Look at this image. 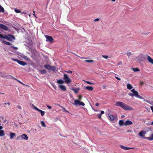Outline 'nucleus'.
I'll return each instance as SVG.
<instances>
[{
  "instance_id": "38",
  "label": "nucleus",
  "mask_w": 153,
  "mask_h": 153,
  "mask_svg": "<svg viewBox=\"0 0 153 153\" xmlns=\"http://www.w3.org/2000/svg\"><path fill=\"white\" fill-rule=\"evenodd\" d=\"M14 10L15 12H16L17 13H20L21 12V11L19 10H17L16 9H15Z\"/></svg>"
},
{
  "instance_id": "47",
  "label": "nucleus",
  "mask_w": 153,
  "mask_h": 153,
  "mask_svg": "<svg viewBox=\"0 0 153 153\" xmlns=\"http://www.w3.org/2000/svg\"><path fill=\"white\" fill-rule=\"evenodd\" d=\"M100 20V19L99 18H97V19H94V22H97V21H98Z\"/></svg>"
},
{
  "instance_id": "53",
  "label": "nucleus",
  "mask_w": 153,
  "mask_h": 153,
  "mask_svg": "<svg viewBox=\"0 0 153 153\" xmlns=\"http://www.w3.org/2000/svg\"><path fill=\"white\" fill-rule=\"evenodd\" d=\"M149 33H144L143 34V35L146 36V35H148V34H149Z\"/></svg>"
},
{
  "instance_id": "9",
  "label": "nucleus",
  "mask_w": 153,
  "mask_h": 153,
  "mask_svg": "<svg viewBox=\"0 0 153 153\" xmlns=\"http://www.w3.org/2000/svg\"><path fill=\"white\" fill-rule=\"evenodd\" d=\"M45 37L46 39V41L49 42H53V39L51 36L46 35L45 36Z\"/></svg>"
},
{
  "instance_id": "17",
  "label": "nucleus",
  "mask_w": 153,
  "mask_h": 153,
  "mask_svg": "<svg viewBox=\"0 0 153 153\" xmlns=\"http://www.w3.org/2000/svg\"><path fill=\"white\" fill-rule=\"evenodd\" d=\"M85 88L89 91H92L93 90V88L91 86H88L85 87Z\"/></svg>"
},
{
  "instance_id": "45",
  "label": "nucleus",
  "mask_w": 153,
  "mask_h": 153,
  "mask_svg": "<svg viewBox=\"0 0 153 153\" xmlns=\"http://www.w3.org/2000/svg\"><path fill=\"white\" fill-rule=\"evenodd\" d=\"M82 98V96L81 95H79V96H78V99L79 100H81Z\"/></svg>"
},
{
  "instance_id": "40",
  "label": "nucleus",
  "mask_w": 153,
  "mask_h": 153,
  "mask_svg": "<svg viewBox=\"0 0 153 153\" xmlns=\"http://www.w3.org/2000/svg\"><path fill=\"white\" fill-rule=\"evenodd\" d=\"M102 57L105 59H107L108 58V56L106 55H102Z\"/></svg>"
},
{
  "instance_id": "36",
  "label": "nucleus",
  "mask_w": 153,
  "mask_h": 153,
  "mask_svg": "<svg viewBox=\"0 0 153 153\" xmlns=\"http://www.w3.org/2000/svg\"><path fill=\"white\" fill-rule=\"evenodd\" d=\"M85 82L87 84H89V85H94V83H91L90 82H89V81H85Z\"/></svg>"
},
{
  "instance_id": "63",
  "label": "nucleus",
  "mask_w": 153,
  "mask_h": 153,
  "mask_svg": "<svg viewBox=\"0 0 153 153\" xmlns=\"http://www.w3.org/2000/svg\"><path fill=\"white\" fill-rule=\"evenodd\" d=\"M112 1L114 2L115 1V0H111Z\"/></svg>"
},
{
  "instance_id": "2",
  "label": "nucleus",
  "mask_w": 153,
  "mask_h": 153,
  "mask_svg": "<svg viewBox=\"0 0 153 153\" xmlns=\"http://www.w3.org/2000/svg\"><path fill=\"white\" fill-rule=\"evenodd\" d=\"M131 91L133 93H129L128 94L130 96H131L132 97L135 96L140 99H144V98L143 97L138 95V92L137 91H135L134 89L131 90Z\"/></svg>"
},
{
  "instance_id": "46",
  "label": "nucleus",
  "mask_w": 153,
  "mask_h": 153,
  "mask_svg": "<svg viewBox=\"0 0 153 153\" xmlns=\"http://www.w3.org/2000/svg\"><path fill=\"white\" fill-rule=\"evenodd\" d=\"M10 77H11L12 78V79H14L16 81H17V80H18V79H17L15 78L14 77H13L12 76L10 75Z\"/></svg>"
},
{
  "instance_id": "20",
  "label": "nucleus",
  "mask_w": 153,
  "mask_h": 153,
  "mask_svg": "<svg viewBox=\"0 0 153 153\" xmlns=\"http://www.w3.org/2000/svg\"><path fill=\"white\" fill-rule=\"evenodd\" d=\"M110 120L111 121H113L115 119L114 117L112 115H110L109 116Z\"/></svg>"
},
{
  "instance_id": "48",
  "label": "nucleus",
  "mask_w": 153,
  "mask_h": 153,
  "mask_svg": "<svg viewBox=\"0 0 153 153\" xmlns=\"http://www.w3.org/2000/svg\"><path fill=\"white\" fill-rule=\"evenodd\" d=\"M12 48L14 50H17L18 49V48L16 47L12 46Z\"/></svg>"
},
{
  "instance_id": "62",
  "label": "nucleus",
  "mask_w": 153,
  "mask_h": 153,
  "mask_svg": "<svg viewBox=\"0 0 153 153\" xmlns=\"http://www.w3.org/2000/svg\"><path fill=\"white\" fill-rule=\"evenodd\" d=\"M33 16H34L35 17H36V15H35L34 14H33Z\"/></svg>"
},
{
  "instance_id": "4",
  "label": "nucleus",
  "mask_w": 153,
  "mask_h": 153,
  "mask_svg": "<svg viewBox=\"0 0 153 153\" xmlns=\"http://www.w3.org/2000/svg\"><path fill=\"white\" fill-rule=\"evenodd\" d=\"M8 36H9L6 35L3 36L2 34H0V38L4 39H6L10 41H12V39H13L14 40L15 39V37L13 35H8Z\"/></svg>"
},
{
  "instance_id": "21",
  "label": "nucleus",
  "mask_w": 153,
  "mask_h": 153,
  "mask_svg": "<svg viewBox=\"0 0 153 153\" xmlns=\"http://www.w3.org/2000/svg\"><path fill=\"white\" fill-rule=\"evenodd\" d=\"M124 123H125L122 120H120L119 122V125L121 126H122L124 125Z\"/></svg>"
},
{
  "instance_id": "26",
  "label": "nucleus",
  "mask_w": 153,
  "mask_h": 153,
  "mask_svg": "<svg viewBox=\"0 0 153 153\" xmlns=\"http://www.w3.org/2000/svg\"><path fill=\"white\" fill-rule=\"evenodd\" d=\"M64 81L62 79H59L57 80V83L59 84H62L64 83Z\"/></svg>"
},
{
  "instance_id": "8",
  "label": "nucleus",
  "mask_w": 153,
  "mask_h": 153,
  "mask_svg": "<svg viewBox=\"0 0 153 153\" xmlns=\"http://www.w3.org/2000/svg\"><path fill=\"white\" fill-rule=\"evenodd\" d=\"M17 138L19 140L23 139L25 140H27L28 139L27 136L25 134H23L17 137Z\"/></svg>"
},
{
  "instance_id": "52",
  "label": "nucleus",
  "mask_w": 153,
  "mask_h": 153,
  "mask_svg": "<svg viewBox=\"0 0 153 153\" xmlns=\"http://www.w3.org/2000/svg\"><path fill=\"white\" fill-rule=\"evenodd\" d=\"M47 107L49 108V109H51L52 108V107L50 105H47Z\"/></svg>"
},
{
  "instance_id": "11",
  "label": "nucleus",
  "mask_w": 153,
  "mask_h": 153,
  "mask_svg": "<svg viewBox=\"0 0 153 153\" xmlns=\"http://www.w3.org/2000/svg\"><path fill=\"white\" fill-rule=\"evenodd\" d=\"M132 123H133L131 121L129 120H127L125 122L124 125L125 126H126L128 125H132Z\"/></svg>"
},
{
  "instance_id": "18",
  "label": "nucleus",
  "mask_w": 153,
  "mask_h": 153,
  "mask_svg": "<svg viewBox=\"0 0 153 153\" xmlns=\"http://www.w3.org/2000/svg\"><path fill=\"white\" fill-rule=\"evenodd\" d=\"M127 88L129 90H131L133 88V86L131 84L128 83L127 85Z\"/></svg>"
},
{
  "instance_id": "33",
  "label": "nucleus",
  "mask_w": 153,
  "mask_h": 153,
  "mask_svg": "<svg viewBox=\"0 0 153 153\" xmlns=\"http://www.w3.org/2000/svg\"><path fill=\"white\" fill-rule=\"evenodd\" d=\"M41 124L42 126L43 127H46V125H45V123L44 121H41Z\"/></svg>"
},
{
  "instance_id": "5",
  "label": "nucleus",
  "mask_w": 153,
  "mask_h": 153,
  "mask_svg": "<svg viewBox=\"0 0 153 153\" xmlns=\"http://www.w3.org/2000/svg\"><path fill=\"white\" fill-rule=\"evenodd\" d=\"M135 61L139 62L143 61L145 59L144 55L140 54L139 56L135 57Z\"/></svg>"
},
{
  "instance_id": "25",
  "label": "nucleus",
  "mask_w": 153,
  "mask_h": 153,
  "mask_svg": "<svg viewBox=\"0 0 153 153\" xmlns=\"http://www.w3.org/2000/svg\"><path fill=\"white\" fill-rule=\"evenodd\" d=\"M144 101H146V102L150 104V105H153V101H150L149 100H144Z\"/></svg>"
},
{
  "instance_id": "19",
  "label": "nucleus",
  "mask_w": 153,
  "mask_h": 153,
  "mask_svg": "<svg viewBox=\"0 0 153 153\" xmlns=\"http://www.w3.org/2000/svg\"><path fill=\"white\" fill-rule=\"evenodd\" d=\"M44 67L46 69L50 70L51 66L49 65H45L44 66Z\"/></svg>"
},
{
  "instance_id": "54",
  "label": "nucleus",
  "mask_w": 153,
  "mask_h": 153,
  "mask_svg": "<svg viewBox=\"0 0 153 153\" xmlns=\"http://www.w3.org/2000/svg\"><path fill=\"white\" fill-rule=\"evenodd\" d=\"M17 107L19 109H22L21 107V106H20L19 105L17 106Z\"/></svg>"
},
{
  "instance_id": "57",
  "label": "nucleus",
  "mask_w": 153,
  "mask_h": 153,
  "mask_svg": "<svg viewBox=\"0 0 153 153\" xmlns=\"http://www.w3.org/2000/svg\"><path fill=\"white\" fill-rule=\"evenodd\" d=\"M104 113V111H101V115L102 114H103Z\"/></svg>"
},
{
  "instance_id": "23",
  "label": "nucleus",
  "mask_w": 153,
  "mask_h": 153,
  "mask_svg": "<svg viewBox=\"0 0 153 153\" xmlns=\"http://www.w3.org/2000/svg\"><path fill=\"white\" fill-rule=\"evenodd\" d=\"M5 135L4 132L3 130L0 131V136L3 137Z\"/></svg>"
},
{
  "instance_id": "6",
  "label": "nucleus",
  "mask_w": 153,
  "mask_h": 153,
  "mask_svg": "<svg viewBox=\"0 0 153 153\" xmlns=\"http://www.w3.org/2000/svg\"><path fill=\"white\" fill-rule=\"evenodd\" d=\"M63 79L65 80V83L67 84H69L71 82V79L68 75L66 74H64V75Z\"/></svg>"
},
{
  "instance_id": "29",
  "label": "nucleus",
  "mask_w": 153,
  "mask_h": 153,
  "mask_svg": "<svg viewBox=\"0 0 153 153\" xmlns=\"http://www.w3.org/2000/svg\"><path fill=\"white\" fill-rule=\"evenodd\" d=\"M1 12L4 13V8L1 5H0V13Z\"/></svg>"
},
{
  "instance_id": "43",
  "label": "nucleus",
  "mask_w": 153,
  "mask_h": 153,
  "mask_svg": "<svg viewBox=\"0 0 153 153\" xmlns=\"http://www.w3.org/2000/svg\"><path fill=\"white\" fill-rule=\"evenodd\" d=\"M120 147L121 149H124V150H125V147L124 146H123V145H121V146H120Z\"/></svg>"
},
{
  "instance_id": "64",
  "label": "nucleus",
  "mask_w": 153,
  "mask_h": 153,
  "mask_svg": "<svg viewBox=\"0 0 153 153\" xmlns=\"http://www.w3.org/2000/svg\"><path fill=\"white\" fill-rule=\"evenodd\" d=\"M143 84V82H141V84Z\"/></svg>"
},
{
  "instance_id": "39",
  "label": "nucleus",
  "mask_w": 153,
  "mask_h": 153,
  "mask_svg": "<svg viewBox=\"0 0 153 153\" xmlns=\"http://www.w3.org/2000/svg\"><path fill=\"white\" fill-rule=\"evenodd\" d=\"M126 54L128 56V57H129V56L131 55V53L130 52H128L126 53Z\"/></svg>"
},
{
  "instance_id": "34",
  "label": "nucleus",
  "mask_w": 153,
  "mask_h": 153,
  "mask_svg": "<svg viewBox=\"0 0 153 153\" xmlns=\"http://www.w3.org/2000/svg\"><path fill=\"white\" fill-rule=\"evenodd\" d=\"M17 81L19 83H20V84H22V85H25V86H28V87L29 86H28V85H26L24 84L21 81H20L18 79V80H17Z\"/></svg>"
},
{
  "instance_id": "15",
  "label": "nucleus",
  "mask_w": 153,
  "mask_h": 153,
  "mask_svg": "<svg viewBox=\"0 0 153 153\" xmlns=\"http://www.w3.org/2000/svg\"><path fill=\"white\" fill-rule=\"evenodd\" d=\"M10 138L12 139L14 137L16 136V134L15 133L11 132L10 133Z\"/></svg>"
},
{
  "instance_id": "27",
  "label": "nucleus",
  "mask_w": 153,
  "mask_h": 153,
  "mask_svg": "<svg viewBox=\"0 0 153 153\" xmlns=\"http://www.w3.org/2000/svg\"><path fill=\"white\" fill-rule=\"evenodd\" d=\"M38 111L40 113L41 115L42 116H44V115L45 114V112L44 111H42L41 110H40L39 109V110Z\"/></svg>"
},
{
  "instance_id": "3",
  "label": "nucleus",
  "mask_w": 153,
  "mask_h": 153,
  "mask_svg": "<svg viewBox=\"0 0 153 153\" xmlns=\"http://www.w3.org/2000/svg\"><path fill=\"white\" fill-rule=\"evenodd\" d=\"M146 132L143 130L141 131L139 134V136L142 137V138L145 139L149 140H153V134L151 135V137H145L144 135L146 134Z\"/></svg>"
},
{
  "instance_id": "50",
  "label": "nucleus",
  "mask_w": 153,
  "mask_h": 153,
  "mask_svg": "<svg viewBox=\"0 0 153 153\" xmlns=\"http://www.w3.org/2000/svg\"><path fill=\"white\" fill-rule=\"evenodd\" d=\"M67 72L68 73L71 74L72 73V71H67Z\"/></svg>"
},
{
  "instance_id": "10",
  "label": "nucleus",
  "mask_w": 153,
  "mask_h": 153,
  "mask_svg": "<svg viewBox=\"0 0 153 153\" xmlns=\"http://www.w3.org/2000/svg\"><path fill=\"white\" fill-rule=\"evenodd\" d=\"M0 27L2 30H5L7 31L8 30L7 27L6 26L2 24H1L0 25Z\"/></svg>"
},
{
  "instance_id": "58",
  "label": "nucleus",
  "mask_w": 153,
  "mask_h": 153,
  "mask_svg": "<svg viewBox=\"0 0 153 153\" xmlns=\"http://www.w3.org/2000/svg\"><path fill=\"white\" fill-rule=\"evenodd\" d=\"M8 104L9 105H10V103L9 102H8L7 103H4V104L5 105H6V104Z\"/></svg>"
},
{
  "instance_id": "59",
  "label": "nucleus",
  "mask_w": 153,
  "mask_h": 153,
  "mask_svg": "<svg viewBox=\"0 0 153 153\" xmlns=\"http://www.w3.org/2000/svg\"><path fill=\"white\" fill-rule=\"evenodd\" d=\"M3 128V127L2 126H0V130H1Z\"/></svg>"
},
{
  "instance_id": "49",
  "label": "nucleus",
  "mask_w": 153,
  "mask_h": 153,
  "mask_svg": "<svg viewBox=\"0 0 153 153\" xmlns=\"http://www.w3.org/2000/svg\"><path fill=\"white\" fill-rule=\"evenodd\" d=\"M115 78L116 79H117V80H120V78H119V77H118L116 76L115 77Z\"/></svg>"
},
{
  "instance_id": "44",
  "label": "nucleus",
  "mask_w": 153,
  "mask_h": 153,
  "mask_svg": "<svg viewBox=\"0 0 153 153\" xmlns=\"http://www.w3.org/2000/svg\"><path fill=\"white\" fill-rule=\"evenodd\" d=\"M34 109H35V110H36L38 111L39 110V109L37 107H36L35 106H34Z\"/></svg>"
},
{
  "instance_id": "61",
  "label": "nucleus",
  "mask_w": 153,
  "mask_h": 153,
  "mask_svg": "<svg viewBox=\"0 0 153 153\" xmlns=\"http://www.w3.org/2000/svg\"><path fill=\"white\" fill-rule=\"evenodd\" d=\"M2 72H0V75L1 76V74H2Z\"/></svg>"
},
{
  "instance_id": "56",
  "label": "nucleus",
  "mask_w": 153,
  "mask_h": 153,
  "mask_svg": "<svg viewBox=\"0 0 153 153\" xmlns=\"http://www.w3.org/2000/svg\"><path fill=\"white\" fill-rule=\"evenodd\" d=\"M152 111V112L153 113V106H151L150 107Z\"/></svg>"
},
{
  "instance_id": "13",
  "label": "nucleus",
  "mask_w": 153,
  "mask_h": 153,
  "mask_svg": "<svg viewBox=\"0 0 153 153\" xmlns=\"http://www.w3.org/2000/svg\"><path fill=\"white\" fill-rule=\"evenodd\" d=\"M18 63L20 65L22 66H25L27 64V63L26 62L19 60L18 61Z\"/></svg>"
},
{
  "instance_id": "14",
  "label": "nucleus",
  "mask_w": 153,
  "mask_h": 153,
  "mask_svg": "<svg viewBox=\"0 0 153 153\" xmlns=\"http://www.w3.org/2000/svg\"><path fill=\"white\" fill-rule=\"evenodd\" d=\"M71 90L73 91L75 93L77 94L78 92V91L80 90V89L79 88H72Z\"/></svg>"
},
{
  "instance_id": "55",
  "label": "nucleus",
  "mask_w": 153,
  "mask_h": 153,
  "mask_svg": "<svg viewBox=\"0 0 153 153\" xmlns=\"http://www.w3.org/2000/svg\"><path fill=\"white\" fill-rule=\"evenodd\" d=\"M100 105V104L98 103H96L95 104V105L97 106H98Z\"/></svg>"
},
{
  "instance_id": "42",
  "label": "nucleus",
  "mask_w": 153,
  "mask_h": 153,
  "mask_svg": "<svg viewBox=\"0 0 153 153\" xmlns=\"http://www.w3.org/2000/svg\"><path fill=\"white\" fill-rule=\"evenodd\" d=\"M12 60L13 61L17 62L18 63V61L19 60L17 59H15L14 58H12Z\"/></svg>"
},
{
  "instance_id": "60",
  "label": "nucleus",
  "mask_w": 153,
  "mask_h": 153,
  "mask_svg": "<svg viewBox=\"0 0 153 153\" xmlns=\"http://www.w3.org/2000/svg\"><path fill=\"white\" fill-rule=\"evenodd\" d=\"M151 125H153V121L150 124Z\"/></svg>"
},
{
  "instance_id": "32",
  "label": "nucleus",
  "mask_w": 153,
  "mask_h": 153,
  "mask_svg": "<svg viewBox=\"0 0 153 153\" xmlns=\"http://www.w3.org/2000/svg\"><path fill=\"white\" fill-rule=\"evenodd\" d=\"M85 62H87L90 63L94 62V60H85Z\"/></svg>"
},
{
  "instance_id": "7",
  "label": "nucleus",
  "mask_w": 153,
  "mask_h": 153,
  "mask_svg": "<svg viewBox=\"0 0 153 153\" xmlns=\"http://www.w3.org/2000/svg\"><path fill=\"white\" fill-rule=\"evenodd\" d=\"M74 102L75 103L73 104L74 105H81L82 106H84L85 104L82 102H81L79 100H75Z\"/></svg>"
},
{
  "instance_id": "41",
  "label": "nucleus",
  "mask_w": 153,
  "mask_h": 153,
  "mask_svg": "<svg viewBox=\"0 0 153 153\" xmlns=\"http://www.w3.org/2000/svg\"><path fill=\"white\" fill-rule=\"evenodd\" d=\"M23 58L26 60H28L29 59V58L26 56H24Z\"/></svg>"
},
{
  "instance_id": "28",
  "label": "nucleus",
  "mask_w": 153,
  "mask_h": 153,
  "mask_svg": "<svg viewBox=\"0 0 153 153\" xmlns=\"http://www.w3.org/2000/svg\"><path fill=\"white\" fill-rule=\"evenodd\" d=\"M2 43L7 45H11V43L9 42H7L6 41H2Z\"/></svg>"
},
{
  "instance_id": "22",
  "label": "nucleus",
  "mask_w": 153,
  "mask_h": 153,
  "mask_svg": "<svg viewBox=\"0 0 153 153\" xmlns=\"http://www.w3.org/2000/svg\"><path fill=\"white\" fill-rule=\"evenodd\" d=\"M39 71L42 74H45L47 73L45 69L42 70H39Z\"/></svg>"
},
{
  "instance_id": "35",
  "label": "nucleus",
  "mask_w": 153,
  "mask_h": 153,
  "mask_svg": "<svg viewBox=\"0 0 153 153\" xmlns=\"http://www.w3.org/2000/svg\"><path fill=\"white\" fill-rule=\"evenodd\" d=\"M60 107L63 109V110L64 111H65L66 112H68V113L69 112L68 111H67L66 110L65 108H64L63 107L60 106Z\"/></svg>"
},
{
  "instance_id": "24",
  "label": "nucleus",
  "mask_w": 153,
  "mask_h": 153,
  "mask_svg": "<svg viewBox=\"0 0 153 153\" xmlns=\"http://www.w3.org/2000/svg\"><path fill=\"white\" fill-rule=\"evenodd\" d=\"M132 70L134 72H137L140 71V70L138 68H132Z\"/></svg>"
},
{
  "instance_id": "16",
  "label": "nucleus",
  "mask_w": 153,
  "mask_h": 153,
  "mask_svg": "<svg viewBox=\"0 0 153 153\" xmlns=\"http://www.w3.org/2000/svg\"><path fill=\"white\" fill-rule=\"evenodd\" d=\"M59 87L63 91H65L66 90V88L64 85H60Z\"/></svg>"
},
{
  "instance_id": "31",
  "label": "nucleus",
  "mask_w": 153,
  "mask_h": 153,
  "mask_svg": "<svg viewBox=\"0 0 153 153\" xmlns=\"http://www.w3.org/2000/svg\"><path fill=\"white\" fill-rule=\"evenodd\" d=\"M134 149V148H129V147H125V150H128L129 149Z\"/></svg>"
},
{
  "instance_id": "51",
  "label": "nucleus",
  "mask_w": 153,
  "mask_h": 153,
  "mask_svg": "<svg viewBox=\"0 0 153 153\" xmlns=\"http://www.w3.org/2000/svg\"><path fill=\"white\" fill-rule=\"evenodd\" d=\"M101 115H102L101 114H100V115L98 116V118H99L100 119H101Z\"/></svg>"
},
{
  "instance_id": "30",
  "label": "nucleus",
  "mask_w": 153,
  "mask_h": 153,
  "mask_svg": "<svg viewBox=\"0 0 153 153\" xmlns=\"http://www.w3.org/2000/svg\"><path fill=\"white\" fill-rule=\"evenodd\" d=\"M56 69V68L54 66H51V69L50 70H52L53 71H55Z\"/></svg>"
},
{
  "instance_id": "1",
  "label": "nucleus",
  "mask_w": 153,
  "mask_h": 153,
  "mask_svg": "<svg viewBox=\"0 0 153 153\" xmlns=\"http://www.w3.org/2000/svg\"><path fill=\"white\" fill-rule=\"evenodd\" d=\"M115 105L121 107L125 110H132L133 108L132 107L130 106L123 102H116Z\"/></svg>"
},
{
  "instance_id": "37",
  "label": "nucleus",
  "mask_w": 153,
  "mask_h": 153,
  "mask_svg": "<svg viewBox=\"0 0 153 153\" xmlns=\"http://www.w3.org/2000/svg\"><path fill=\"white\" fill-rule=\"evenodd\" d=\"M7 75H5L4 74H1V76L2 77V78H4V77H7Z\"/></svg>"
},
{
  "instance_id": "12",
  "label": "nucleus",
  "mask_w": 153,
  "mask_h": 153,
  "mask_svg": "<svg viewBox=\"0 0 153 153\" xmlns=\"http://www.w3.org/2000/svg\"><path fill=\"white\" fill-rule=\"evenodd\" d=\"M147 59L150 63L153 64V59L149 55H147Z\"/></svg>"
}]
</instances>
